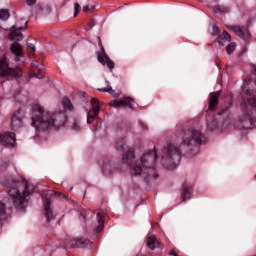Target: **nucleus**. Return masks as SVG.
<instances>
[{
  "mask_svg": "<svg viewBox=\"0 0 256 256\" xmlns=\"http://www.w3.org/2000/svg\"><path fill=\"white\" fill-rule=\"evenodd\" d=\"M177 135L182 141L181 144H168L167 147L164 148L163 154V159L169 160L173 165L181 161V151H183L185 147H193V155H197V153H199V145L207 142V138L203 136L201 131L195 128L181 130Z\"/></svg>",
  "mask_w": 256,
  "mask_h": 256,
  "instance_id": "obj_1",
  "label": "nucleus"
},
{
  "mask_svg": "<svg viewBox=\"0 0 256 256\" xmlns=\"http://www.w3.org/2000/svg\"><path fill=\"white\" fill-rule=\"evenodd\" d=\"M135 159V150L129 149L122 158L123 163L128 165L132 174L135 176L144 177L145 181L149 179H157L159 177V173H157V169H155V163H157V151H149L143 154L141 158V168L140 165L133 163Z\"/></svg>",
  "mask_w": 256,
  "mask_h": 256,
  "instance_id": "obj_2",
  "label": "nucleus"
},
{
  "mask_svg": "<svg viewBox=\"0 0 256 256\" xmlns=\"http://www.w3.org/2000/svg\"><path fill=\"white\" fill-rule=\"evenodd\" d=\"M66 122L67 114L65 112H51L39 104L32 107V125L36 131L60 129Z\"/></svg>",
  "mask_w": 256,
  "mask_h": 256,
  "instance_id": "obj_3",
  "label": "nucleus"
},
{
  "mask_svg": "<svg viewBox=\"0 0 256 256\" xmlns=\"http://www.w3.org/2000/svg\"><path fill=\"white\" fill-rule=\"evenodd\" d=\"M2 185L8 187V195L16 209H24L27 197L33 194L35 187L29 184L26 180L15 181L8 179L2 181Z\"/></svg>",
  "mask_w": 256,
  "mask_h": 256,
  "instance_id": "obj_4",
  "label": "nucleus"
},
{
  "mask_svg": "<svg viewBox=\"0 0 256 256\" xmlns=\"http://www.w3.org/2000/svg\"><path fill=\"white\" fill-rule=\"evenodd\" d=\"M21 75H23L21 68H13L9 66L7 57L0 58V84L9 81V79L21 77Z\"/></svg>",
  "mask_w": 256,
  "mask_h": 256,
  "instance_id": "obj_5",
  "label": "nucleus"
},
{
  "mask_svg": "<svg viewBox=\"0 0 256 256\" xmlns=\"http://www.w3.org/2000/svg\"><path fill=\"white\" fill-rule=\"evenodd\" d=\"M98 45L100 47V52H97V59L101 65H104L108 67L110 72H113V69H115V62L109 58L107 53L105 52V48L103 47V43L101 42V38L98 37Z\"/></svg>",
  "mask_w": 256,
  "mask_h": 256,
  "instance_id": "obj_6",
  "label": "nucleus"
},
{
  "mask_svg": "<svg viewBox=\"0 0 256 256\" xmlns=\"http://www.w3.org/2000/svg\"><path fill=\"white\" fill-rule=\"evenodd\" d=\"M27 21L24 22V26H20L16 23L10 28L11 34L8 35L10 41H23V33L19 32L21 29H27Z\"/></svg>",
  "mask_w": 256,
  "mask_h": 256,
  "instance_id": "obj_7",
  "label": "nucleus"
},
{
  "mask_svg": "<svg viewBox=\"0 0 256 256\" xmlns=\"http://www.w3.org/2000/svg\"><path fill=\"white\" fill-rule=\"evenodd\" d=\"M93 245V242H91L89 239L85 238H74L70 240L67 244V247H70V249H89Z\"/></svg>",
  "mask_w": 256,
  "mask_h": 256,
  "instance_id": "obj_8",
  "label": "nucleus"
},
{
  "mask_svg": "<svg viewBox=\"0 0 256 256\" xmlns=\"http://www.w3.org/2000/svg\"><path fill=\"white\" fill-rule=\"evenodd\" d=\"M93 109L87 110V123L91 124L95 121V118L99 116V111H101V105L99 104V100L97 98H92L91 100Z\"/></svg>",
  "mask_w": 256,
  "mask_h": 256,
  "instance_id": "obj_9",
  "label": "nucleus"
},
{
  "mask_svg": "<svg viewBox=\"0 0 256 256\" xmlns=\"http://www.w3.org/2000/svg\"><path fill=\"white\" fill-rule=\"evenodd\" d=\"M110 107H115V109H119V107H129V109H135V100L131 97H124L120 100H112L109 103Z\"/></svg>",
  "mask_w": 256,
  "mask_h": 256,
  "instance_id": "obj_10",
  "label": "nucleus"
},
{
  "mask_svg": "<svg viewBox=\"0 0 256 256\" xmlns=\"http://www.w3.org/2000/svg\"><path fill=\"white\" fill-rule=\"evenodd\" d=\"M23 127V112L21 110L16 111L11 118L12 131H19Z\"/></svg>",
  "mask_w": 256,
  "mask_h": 256,
  "instance_id": "obj_11",
  "label": "nucleus"
},
{
  "mask_svg": "<svg viewBox=\"0 0 256 256\" xmlns=\"http://www.w3.org/2000/svg\"><path fill=\"white\" fill-rule=\"evenodd\" d=\"M230 31L235 33L240 39L247 40L249 37H251V33L249 32V28L245 26H230L228 27Z\"/></svg>",
  "mask_w": 256,
  "mask_h": 256,
  "instance_id": "obj_12",
  "label": "nucleus"
},
{
  "mask_svg": "<svg viewBox=\"0 0 256 256\" xmlns=\"http://www.w3.org/2000/svg\"><path fill=\"white\" fill-rule=\"evenodd\" d=\"M0 143L5 147H15V133L5 132L0 135Z\"/></svg>",
  "mask_w": 256,
  "mask_h": 256,
  "instance_id": "obj_13",
  "label": "nucleus"
},
{
  "mask_svg": "<svg viewBox=\"0 0 256 256\" xmlns=\"http://www.w3.org/2000/svg\"><path fill=\"white\" fill-rule=\"evenodd\" d=\"M219 97H221V91L213 92L210 94L208 102L209 111H215V109H217V105H219Z\"/></svg>",
  "mask_w": 256,
  "mask_h": 256,
  "instance_id": "obj_14",
  "label": "nucleus"
},
{
  "mask_svg": "<svg viewBox=\"0 0 256 256\" xmlns=\"http://www.w3.org/2000/svg\"><path fill=\"white\" fill-rule=\"evenodd\" d=\"M44 211H45V217L46 221L50 223V221H53L55 219V215H53V210L51 209V199L46 198L44 200Z\"/></svg>",
  "mask_w": 256,
  "mask_h": 256,
  "instance_id": "obj_15",
  "label": "nucleus"
},
{
  "mask_svg": "<svg viewBox=\"0 0 256 256\" xmlns=\"http://www.w3.org/2000/svg\"><path fill=\"white\" fill-rule=\"evenodd\" d=\"M10 50L12 51V53L15 55V61H20L19 57H23V46H21V44L14 42L11 47Z\"/></svg>",
  "mask_w": 256,
  "mask_h": 256,
  "instance_id": "obj_16",
  "label": "nucleus"
},
{
  "mask_svg": "<svg viewBox=\"0 0 256 256\" xmlns=\"http://www.w3.org/2000/svg\"><path fill=\"white\" fill-rule=\"evenodd\" d=\"M191 193H193V186L191 184L184 183L182 185L181 198L183 201H187L189 197H191Z\"/></svg>",
  "mask_w": 256,
  "mask_h": 256,
  "instance_id": "obj_17",
  "label": "nucleus"
},
{
  "mask_svg": "<svg viewBox=\"0 0 256 256\" xmlns=\"http://www.w3.org/2000/svg\"><path fill=\"white\" fill-rule=\"evenodd\" d=\"M146 245L149 249H151L152 251L154 249H159V247H161V244L159 243V241L157 240V238L155 236H149L147 238V242Z\"/></svg>",
  "mask_w": 256,
  "mask_h": 256,
  "instance_id": "obj_18",
  "label": "nucleus"
},
{
  "mask_svg": "<svg viewBox=\"0 0 256 256\" xmlns=\"http://www.w3.org/2000/svg\"><path fill=\"white\" fill-rule=\"evenodd\" d=\"M254 76H255L254 81H251L250 79L246 80V83H248V85H251V87H253L254 85L255 87L252 90L245 91L246 95H250L252 97H256V66H254Z\"/></svg>",
  "mask_w": 256,
  "mask_h": 256,
  "instance_id": "obj_19",
  "label": "nucleus"
},
{
  "mask_svg": "<svg viewBox=\"0 0 256 256\" xmlns=\"http://www.w3.org/2000/svg\"><path fill=\"white\" fill-rule=\"evenodd\" d=\"M207 129L210 133H213L215 129H217V120L215 118H211V116H207Z\"/></svg>",
  "mask_w": 256,
  "mask_h": 256,
  "instance_id": "obj_20",
  "label": "nucleus"
},
{
  "mask_svg": "<svg viewBox=\"0 0 256 256\" xmlns=\"http://www.w3.org/2000/svg\"><path fill=\"white\" fill-rule=\"evenodd\" d=\"M97 221H98V226L96 228V233H101L105 225V220L103 219V215H101V213L97 214Z\"/></svg>",
  "mask_w": 256,
  "mask_h": 256,
  "instance_id": "obj_21",
  "label": "nucleus"
},
{
  "mask_svg": "<svg viewBox=\"0 0 256 256\" xmlns=\"http://www.w3.org/2000/svg\"><path fill=\"white\" fill-rule=\"evenodd\" d=\"M223 41H231V34H229L227 31H223V34L218 36V43L220 45H223Z\"/></svg>",
  "mask_w": 256,
  "mask_h": 256,
  "instance_id": "obj_22",
  "label": "nucleus"
},
{
  "mask_svg": "<svg viewBox=\"0 0 256 256\" xmlns=\"http://www.w3.org/2000/svg\"><path fill=\"white\" fill-rule=\"evenodd\" d=\"M214 12L215 13H229V11H231V8H229V6H214Z\"/></svg>",
  "mask_w": 256,
  "mask_h": 256,
  "instance_id": "obj_23",
  "label": "nucleus"
},
{
  "mask_svg": "<svg viewBox=\"0 0 256 256\" xmlns=\"http://www.w3.org/2000/svg\"><path fill=\"white\" fill-rule=\"evenodd\" d=\"M98 91H102L103 93H109L112 97H119V95L111 88V86H107V88H99Z\"/></svg>",
  "mask_w": 256,
  "mask_h": 256,
  "instance_id": "obj_24",
  "label": "nucleus"
},
{
  "mask_svg": "<svg viewBox=\"0 0 256 256\" xmlns=\"http://www.w3.org/2000/svg\"><path fill=\"white\" fill-rule=\"evenodd\" d=\"M62 106L64 107V109H68V111L73 110V104L71 103V100H69V98H63Z\"/></svg>",
  "mask_w": 256,
  "mask_h": 256,
  "instance_id": "obj_25",
  "label": "nucleus"
},
{
  "mask_svg": "<svg viewBox=\"0 0 256 256\" xmlns=\"http://www.w3.org/2000/svg\"><path fill=\"white\" fill-rule=\"evenodd\" d=\"M9 17H10L9 10H5V9L0 10V19H2V21H7Z\"/></svg>",
  "mask_w": 256,
  "mask_h": 256,
  "instance_id": "obj_26",
  "label": "nucleus"
},
{
  "mask_svg": "<svg viewBox=\"0 0 256 256\" xmlns=\"http://www.w3.org/2000/svg\"><path fill=\"white\" fill-rule=\"evenodd\" d=\"M246 106H250L252 109H254L256 111V98H249L246 102H245Z\"/></svg>",
  "mask_w": 256,
  "mask_h": 256,
  "instance_id": "obj_27",
  "label": "nucleus"
},
{
  "mask_svg": "<svg viewBox=\"0 0 256 256\" xmlns=\"http://www.w3.org/2000/svg\"><path fill=\"white\" fill-rule=\"evenodd\" d=\"M102 170L104 175H111V164L104 163Z\"/></svg>",
  "mask_w": 256,
  "mask_h": 256,
  "instance_id": "obj_28",
  "label": "nucleus"
},
{
  "mask_svg": "<svg viewBox=\"0 0 256 256\" xmlns=\"http://www.w3.org/2000/svg\"><path fill=\"white\" fill-rule=\"evenodd\" d=\"M237 47V44L235 42L230 43L227 47H226V51L228 53V55H231V53H233V51H235V48Z\"/></svg>",
  "mask_w": 256,
  "mask_h": 256,
  "instance_id": "obj_29",
  "label": "nucleus"
},
{
  "mask_svg": "<svg viewBox=\"0 0 256 256\" xmlns=\"http://www.w3.org/2000/svg\"><path fill=\"white\" fill-rule=\"evenodd\" d=\"M5 219V204L0 202V221Z\"/></svg>",
  "mask_w": 256,
  "mask_h": 256,
  "instance_id": "obj_30",
  "label": "nucleus"
},
{
  "mask_svg": "<svg viewBox=\"0 0 256 256\" xmlns=\"http://www.w3.org/2000/svg\"><path fill=\"white\" fill-rule=\"evenodd\" d=\"M79 11H81V5L79 3H74V17H77L79 15Z\"/></svg>",
  "mask_w": 256,
  "mask_h": 256,
  "instance_id": "obj_31",
  "label": "nucleus"
},
{
  "mask_svg": "<svg viewBox=\"0 0 256 256\" xmlns=\"http://www.w3.org/2000/svg\"><path fill=\"white\" fill-rule=\"evenodd\" d=\"M72 128L74 131H79L81 129V126L79 125V121L75 120Z\"/></svg>",
  "mask_w": 256,
  "mask_h": 256,
  "instance_id": "obj_32",
  "label": "nucleus"
},
{
  "mask_svg": "<svg viewBox=\"0 0 256 256\" xmlns=\"http://www.w3.org/2000/svg\"><path fill=\"white\" fill-rule=\"evenodd\" d=\"M30 77H36L37 79H43V73H36V72H33V73H30Z\"/></svg>",
  "mask_w": 256,
  "mask_h": 256,
  "instance_id": "obj_33",
  "label": "nucleus"
},
{
  "mask_svg": "<svg viewBox=\"0 0 256 256\" xmlns=\"http://www.w3.org/2000/svg\"><path fill=\"white\" fill-rule=\"evenodd\" d=\"M229 111V106L224 107L222 110L218 112V115H225Z\"/></svg>",
  "mask_w": 256,
  "mask_h": 256,
  "instance_id": "obj_34",
  "label": "nucleus"
},
{
  "mask_svg": "<svg viewBox=\"0 0 256 256\" xmlns=\"http://www.w3.org/2000/svg\"><path fill=\"white\" fill-rule=\"evenodd\" d=\"M83 11L89 13V11H93V7H90L89 5L83 6Z\"/></svg>",
  "mask_w": 256,
  "mask_h": 256,
  "instance_id": "obj_35",
  "label": "nucleus"
},
{
  "mask_svg": "<svg viewBox=\"0 0 256 256\" xmlns=\"http://www.w3.org/2000/svg\"><path fill=\"white\" fill-rule=\"evenodd\" d=\"M35 3H37V0H26V5L28 6L35 5Z\"/></svg>",
  "mask_w": 256,
  "mask_h": 256,
  "instance_id": "obj_36",
  "label": "nucleus"
},
{
  "mask_svg": "<svg viewBox=\"0 0 256 256\" xmlns=\"http://www.w3.org/2000/svg\"><path fill=\"white\" fill-rule=\"evenodd\" d=\"M28 49H31V51H35V45L33 43H27Z\"/></svg>",
  "mask_w": 256,
  "mask_h": 256,
  "instance_id": "obj_37",
  "label": "nucleus"
},
{
  "mask_svg": "<svg viewBox=\"0 0 256 256\" xmlns=\"http://www.w3.org/2000/svg\"><path fill=\"white\" fill-rule=\"evenodd\" d=\"M116 147H117L118 151H121V149H123V142H118L116 144Z\"/></svg>",
  "mask_w": 256,
  "mask_h": 256,
  "instance_id": "obj_38",
  "label": "nucleus"
},
{
  "mask_svg": "<svg viewBox=\"0 0 256 256\" xmlns=\"http://www.w3.org/2000/svg\"><path fill=\"white\" fill-rule=\"evenodd\" d=\"M89 27L90 29H93L95 27V20H90Z\"/></svg>",
  "mask_w": 256,
  "mask_h": 256,
  "instance_id": "obj_39",
  "label": "nucleus"
},
{
  "mask_svg": "<svg viewBox=\"0 0 256 256\" xmlns=\"http://www.w3.org/2000/svg\"><path fill=\"white\" fill-rule=\"evenodd\" d=\"M5 169H7V163L1 165L0 171H5Z\"/></svg>",
  "mask_w": 256,
  "mask_h": 256,
  "instance_id": "obj_40",
  "label": "nucleus"
},
{
  "mask_svg": "<svg viewBox=\"0 0 256 256\" xmlns=\"http://www.w3.org/2000/svg\"><path fill=\"white\" fill-rule=\"evenodd\" d=\"M246 119L249 121V123L253 124V117L252 116H247Z\"/></svg>",
  "mask_w": 256,
  "mask_h": 256,
  "instance_id": "obj_41",
  "label": "nucleus"
},
{
  "mask_svg": "<svg viewBox=\"0 0 256 256\" xmlns=\"http://www.w3.org/2000/svg\"><path fill=\"white\" fill-rule=\"evenodd\" d=\"M55 195H57L58 197H65V195H63V193L61 192H55Z\"/></svg>",
  "mask_w": 256,
  "mask_h": 256,
  "instance_id": "obj_42",
  "label": "nucleus"
},
{
  "mask_svg": "<svg viewBox=\"0 0 256 256\" xmlns=\"http://www.w3.org/2000/svg\"><path fill=\"white\" fill-rule=\"evenodd\" d=\"M32 67H39V63H37V62H32Z\"/></svg>",
  "mask_w": 256,
  "mask_h": 256,
  "instance_id": "obj_43",
  "label": "nucleus"
},
{
  "mask_svg": "<svg viewBox=\"0 0 256 256\" xmlns=\"http://www.w3.org/2000/svg\"><path fill=\"white\" fill-rule=\"evenodd\" d=\"M214 31H219V28L214 27Z\"/></svg>",
  "mask_w": 256,
  "mask_h": 256,
  "instance_id": "obj_44",
  "label": "nucleus"
},
{
  "mask_svg": "<svg viewBox=\"0 0 256 256\" xmlns=\"http://www.w3.org/2000/svg\"><path fill=\"white\" fill-rule=\"evenodd\" d=\"M142 127H143L144 129H147V127H145V124H142Z\"/></svg>",
  "mask_w": 256,
  "mask_h": 256,
  "instance_id": "obj_45",
  "label": "nucleus"
},
{
  "mask_svg": "<svg viewBox=\"0 0 256 256\" xmlns=\"http://www.w3.org/2000/svg\"><path fill=\"white\" fill-rule=\"evenodd\" d=\"M41 70V68H38V71H40Z\"/></svg>",
  "mask_w": 256,
  "mask_h": 256,
  "instance_id": "obj_46",
  "label": "nucleus"
}]
</instances>
